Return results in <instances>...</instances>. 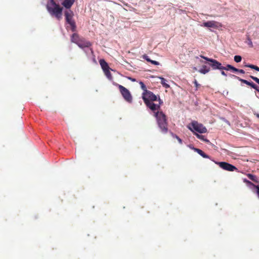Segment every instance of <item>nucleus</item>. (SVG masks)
Wrapping results in <instances>:
<instances>
[{"label": "nucleus", "mask_w": 259, "mask_h": 259, "mask_svg": "<svg viewBox=\"0 0 259 259\" xmlns=\"http://www.w3.org/2000/svg\"><path fill=\"white\" fill-rule=\"evenodd\" d=\"M46 7L48 12L51 16L58 20H60L62 18L63 8L57 4L54 0H48Z\"/></svg>", "instance_id": "nucleus-1"}, {"label": "nucleus", "mask_w": 259, "mask_h": 259, "mask_svg": "<svg viewBox=\"0 0 259 259\" xmlns=\"http://www.w3.org/2000/svg\"><path fill=\"white\" fill-rule=\"evenodd\" d=\"M142 98L147 105L152 111H155L160 109V105H156L153 103L157 100V97L152 92L148 91L143 92Z\"/></svg>", "instance_id": "nucleus-2"}, {"label": "nucleus", "mask_w": 259, "mask_h": 259, "mask_svg": "<svg viewBox=\"0 0 259 259\" xmlns=\"http://www.w3.org/2000/svg\"><path fill=\"white\" fill-rule=\"evenodd\" d=\"M160 109L155 111H152L153 115L156 119L158 127L161 131L163 133H166L167 132V123L166 117L165 114Z\"/></svg>", "instance_id": "nucleus-3"}, {"label": "nucleus", "mask_w": 259, "mask_h": 259, "mask_svg": "<svg viewBox=\"0 0 259 259\" xmlns=\"http://www.w3.org/2000/svg\"><path fill=\"white\" fill-rule=\"evenodd\" d=\"M187 127L195 135V133L203 134L207 132V129L204 126L195 121L189 124Z\"/></svg>", "instance_id": "nucleus-4"}, {"label": "nucleus", "mask_w": 259, "mask_h": 259, "mask_svg": "<svg viewBox=\"0 0 259 259\" xmlns=\"http://www.w3.org/2000/svg\"><path fill=\"white\" fill-rule=\"evenodd\" d=\"M64 15L65 17V19L67 23H68L71 27V29L73 31H75V23L74 21L73 20V17L74 15L73 12L72 11L69 9H66L64 11Z\"/></svg>", "instance_id": "nucleus-5"}, {"label": "nucleus", "mask_w": 259, "mask_h": 259, "mask_svg": "<svg viewBox=\"0 0 259 259\" xmlns=\"http://www.w3.org/2000/svg\"><path fill=\"white\" fill-rule=\"evenodd\" d=\"M117 85L124 100L129 103L132 102V97L130 91L121 85L117 84Z\"/></svg>", "instance_id": "nucleus-6"}, {"label": "nucleus", "mask_w": 259, "mask_h": 259, "mask_svg": "<svg viewBox=\"0 0 259 259\" xmlns=\"http://www.w3.org/2000/svg\"><path fill=\"white\" fill-rule=\"evenodd\" d=\"M201 26L215 29H219L222 27V25L221 23L215 21H208L205 22Z\"/></svg>", "instance_id": "nucleus-7"}, {"label": "nucleus", "mask_w": 259, "mask_h": 259, "mask_svg": "<svg viewBox=\"0 0 259 259\" xmlns=\"http://www.w3.org/2000/svg\"><path fill=\"white\" fill-rule=\"evenodd\" d=\"M216 164H218L220 167L223 168V169L230 171H233L237 169V168L233 166L232 164H230L228 163L225 162H214Z\"/></svg>", "instance_id": "nucleus-8"}, {"label": "nucleus", "mask_w": 259, "mask_h": 259, "mask_svg": "<svg viewBox=\"0 0 259 259\" xmlns=\"http://www.w3.org/2000/svg\"><path fill=\"white\" fill-rule=\"evenodd\" d=\"M244 182L246 183L247 187L251 190L253 193L257 194L258 198H259V186H255L251 182L246 179H244Z\"/></svg>", "instance_id": "nucleus-9"}, {"label": "nucleus", "mask_w": 259, "mask_h": 259, "mask_svg": "<svg viewBox=\"0 0 259 259\" xmlns=\"http://www.w3.org/2000/svg\"><path fill=\"white\" fill-rule=\"evenodd\" d=\"M232 77L238 79L239 80H240V81H241L242 82H243L250 87H251L252 88L255 89L257 91H258V87L257 86L253 83V82H249L247 80H245V79H241V78H240L239 77L236 76V75H231Z\"/></svg>", "instance_id": "nucleus-10"}, {"label": "nucleus", "mask_w": 259, "mask_h": 259, "mask_svg": "<svg viewBox=\"0 0 259 259\" xmlns=\"http://www.w3.org/2000/svg\"><path fill=\"white\" fill-rule=\"evenodd\" d=\"M75 0H64L62 3V5L66 9H69L73 5Z\"/></svg>", "instance_id": "nucleus-11"}, {"label": "nucleus", "mask_w": 259, "mask_h": 259, "mask_svg": "<svg viewBox=\"0 0 259 259\" xmlns=\"http://www.w3.org/2000/svg\"><path fill=\"white\" fill-rule=\"evenodd\" d=\"M210 66L212 67V69L214 70H222L223 66L221 63L214 59L212 61V62L210 64Z\"/></svg>", "instance_id": "nucleus-12"}, {"label": "nucleus", "mask_w": 259, "mask_h": 259, "mask_svg": "<svg viewBox=\"0 0 259 259\" xmlns=\"http://www.w3.org/2000/svg\"><path fill=\"white\" fill-rule=\"evenodd\" d=\"M78 46L80 48H89L91 46V43L83 39H80L77 44Z\"/></svg>", "instance_id": "nucleus-13"}, {"label": "nucleus", "mask_w": 259, "mask_h": 259, "mask_svg": "<svg viewBox=\"0 0 259 259\" xmlns=\"http://www.w3.org/2000/svg\"><path fill=\"white\" fill-rule=\"evenodd\" d=\"M99 63H100V64L103 71L110 69L107 63L104 60H103V59L100 60Z\"/></svg>", "instance_id": "nucleus-14"}, {"label": "nucleus", "mask_w": 259, "mask_h": 259, "mask_svg": "<svg viewBox=\"0 0 259 259\" xmlns=\"http://www.w3.org/2000/svg\"><path fill=\"white\" fill-rule=\"evenodd\" d=\"M193 150L197 152L199 155H200L202 157L205 158H209V157L208 155L206 154L205 153H204L201 150L195 148H193Z\"/></svg>", "instance_id": "nucleus-15"}, {"label": "nucleus", "mask_w": 259, "mask_h": 259, "mask_svg": "<svg viewBox=\"0 0 259 259\" xmlns=\"http://www.w3.org/2000/svg\"><path fill=\"white\" fill-rule=\"evenodd\" d=\"M222 70H227V71L231 70L232 72H234V71L237 70V68H236L235 67H233V66H232L231 65L228 64L226 66H223Z\"/></svg>", "instance_id": "nucleus-16"}, {"label": "nucleus", "mask_w": 259, "mask_h": 259, "mask_svg": "<svg viewBox=\"0 0 259 259\" xmlns=\"http://www.w3.org/2000/svg\"><path fill=\"white\" fill-rule=\"evenodd\" d=\"M210 71V68L207 66L204 65L202 67L201 69H200L198 71L201 73L205 74L208 73Z\"/></svg>", "instance_id": "nucleus-17"}, {"label": "nucleus", "mask_w": 259, "mask_h": 259, "mask_svg": "<svg viewBox=\"0 0 259 259\" xmlns=\"http://www.w3.org/2000/svg\"><path fill=\"white\" fill-rule=\"evenodd\" d=\"M80 40V39H79V36L77 34L74 33L72 34L71 36L72 42H74L77 45Z\"/></svg>", "instance_id": "nucleus-18"}, {"label": "nucleus", "mask_w": 259, "mask_h": 259, "mask_svg": "<svg viewBox=\"0 0 259 259\" xmlns=\"http://www.w3.org/2000/svg\"><path fill=\"white\" fill-rule=\"evenodd\" d=\"M159 78L161 80V83L165 88H169V85L166 83V80L162 77H159Z\"/></svg>", "instance_id": "nucleus-19"}, {"label": "nucleus", "mask_w": 259, "mask_h": 259, "mask_svg": "<svg viewBox=\"0 0 259 259\" xmlns=\"http://www.w3.org/2000/svg\"><path fill=\"white\" fill-rule=\"evenodd\" d=\"M195 135L196 137L199 139L200 140L206 142V143H209V141L207 140L206 138H205L204 136L199 135L198 133H195Z\"/></svg>", "instance_id": "nucleus-20"}, {"label": "nucleus", "mask_w": 259, "mask_h": 259, "mask_svg": "<svg viewBox=\"0 0 259 259\" xmlns=\"http://www.w3.org/2000/svg\"><path fill=\"white\" fill-rule=\"evenodd\" d=\"M104 72L108 79H109V80H111L112 79V75L110 72V69L106 71H104Z\"/></svg>", "instance_id": "nucleus-21"}, {"label": "nucleus", "mask_w": 259, "mask_h": 259, "mask_svg": "<svg viewBox=\"0 0 259 259\" xmlns=\"http://www.w3.org/2000/svg\"><path fill=\"white\" fill-rule=\"evenodd\" d=\"M234 59L236 63H239L241 61L242 57L240 56L236 55L234 56Z\"/></svg>", "instance_id": "nucleus-22"}, {"label": "nucleus", "mask_w": 259, "mask_h": 259, "mask_svg": "<svg viewBox=\"0 0 259 259\" xmlns=\"http://www.w3.org/2000/svg\"><path fill=\"white\" fill-rule=\"evenodd\" d=\"M139 83L141 85V89L144 91V92H147L148 91L147 90L146 85L144 84V83L142 81H140Z\"/></svg>", "instance_id": "nucleus-23"}, {"label": "nucleus", "mask_w": 259, "mask_h": 259, "mask_svg": "<svg viewBox=\"0 0 259 259\" xmlns=\"http://www.w3.org/2000/svg\"><path fill=\"white\" fill-rule=\"evenodd\" d=\"M247 45L250 47H253V44H252V42L251 41V40L249 38H247Z\"/></svg>", "instance_id": "nucleus-24"}, {"label": "nucleus", "mask_w": 259, "mask_h": 259, "mask_svg": "<svg viewBox=\"0 0 259 259\" xmlns=\"http://www.w3.org/2000/svg\"><path fill=\"white\" fill-rule=\"evenodd\" d=\"M200 57L210 63H211L212 61L213 60V59H210V58H207V57L203 56H200Z\"/></svg>", "instance_id": "nucleus-25"}, {"label": "nucleus", "mask_w": 259, "mask_h": 259, "mask_svg": "<svg viewBox=\"0 0 259 259\" xmlns=\"http://www.w3.org/2000/svg\"><path fill=\"white\" fill-rule=\"evenodd\" d=\"M250 77L254 80L255 81L256 83H257L258 84H259V78H258L257 77H254V76H251Z\"/></svg>", "instance_id": "nucleus-26"}, {"label": "nucleus", "mask_w": 259, "mask_h": 259, "mask_svg": "<svg viewBox=\"0 0 259 259\" xmlns=\"http://www.w3.org/2000/svg\"><path fill=\"white\" fill-rule=\"evenodd\" d=\"M248 178H249L250 180H252V181H255V176H253V175H251V174H249V175H248Z\"/></svg>", "instance_id": "nucleus-27"}, {"label": "nucleus", "mask_w": 259, "mask_h": 259, "mask_svg": "<svg viewBox=\"0 0 259 259\" xmlns=\"http://www.w3.org/2000/svg\"><path fill=\"white\" fill-rule=\"evenodd\" d=\"M245 66L247 67H249V68H250L251 69H254L255 65H252V64H246V65H245Z\"/></svg>", "instance_id": "nucleus-28"}, {"label": "nucleus", "mask_w": 259, "mask_h": 259, "mask_svg": "<svg viewBox=\"0 0 259 259\" xmlns=\"http://www.w3.org/2000/svg\"><path fill=\"white\" fill-rule=\"evenodd\" d=\"M234 72H238L240 73H242V74H244L245 73V71L242 70V69H238L237 68V70L236 71H234Z\"/></svg>", "instance_id": "nucleus-29"}, {"label": "nucleus", "mask_w": 259, "mask_h": 259, "mask_svg": "<svg viewBox=\"0 0 259 259\" xmlns=\"http://www.w3.org/2000/svg\"><path fill=\"white\" fill-rule=\"evenodd\" d=\"M152 64L155 65H159V63L157 61L151 60V62Z\"/></svg>", "instance_id": "nucleus-30"}, {"label": "nucleus", "mask_w": 259, "mask_h": 259, "mask_svg": "<svg viewBox=\"0 0 259 259\" xmlns=\"http://www.w3.org/2000/svg\"><path fill=\"white\" fill-rule=\"evenodd\" d=\"M175 137H176V138L178 140L180 144L182 143V140L180 138H179L177 136H175Z\"/></svg>", "instance_id": "nucleus-31"}, {"label": "nucleus", "mask_w": 259, "mask_h": 259, "mask_svg": "<svg viewBox=\"0 0 259 259\" xmlns=\"http://www.w3.org/2000/svg\"><path fill=\"white\" fill-rule=\"evenodd\" d=\"M145 59L148 61V62H151V60L150 58H149V57L148 56H145Z\"/></svg>", "instance_id": "nucleus-32"}, {"label": "nucleus", "mask_w": 259, "mask_h": 259, "mask_svg": "<svg viewBox=\"0 0 259 259\" xmlns=\"http://www.w3.org/2000/svg\"><path fill=\"white\" fill-rule=\"evenodd\" d=\"M222 70V71H221L222 75H223V76H226L227 74L224 72V70Z\"/></svg>", "instance_id": "nucleus-33"}, {"label": "nucleus", "mask_w": 259, "mask_h": 259, "mask_svg": "<svg viewBox=\"0 0 259 259\" xmlns=\"http://www.w3.org/2000/svg\"><path fill=\"white\" fill-rule=\"evenodd\" d=\"M128 79H130V80H131L132 81H136V79L135 78H132V77H128Z\"/></svg>", "instance_id": "nucleus-34"}, {"label": "nucleus", "mask_w": 259, "mask_h": 259, "mask_svg": "<svg viewBox=\"0 0 259 259\" xmlns=\"http://www.w3.org/2000/svg\"><path fill=\"white\" fill-rule=\"evenodd\" d=\"M194 83L196 88H198V87L199 85V84L198 83L197 81L196 80H194Z\"/></svg>", "instance_id": "nucleus-35"}, {"label": "nucleus", "mask_w": 259, "mask_h": 259, "mask_svg": "<svg viewBox=\"0 0 259 259\" xmlns=\"http://www.w3.org/2000/svg\"><path fill=\"white\" fill-rule=\"evenodd\" d=\"M254 70H255L256 71H259V67H257V66H255V67H254Z\"/></svg>", "instance_id": "nucleus-36"}, {"label": "nucleus", "mask_w": 259, "mask_h": 259, "mask_svg": "<svg viewBox=\"0 0 259 259\" xmlns=\"http://www.w3.org/2000/svg\"><path fill=\"white\" fill-rule=\"evenodd\" d=\"M159 104H161L162 102H161V101L160 99H159Z\"/></svg>", "instance_id": "nucleus-37"}, {"label": "nucleus", "mask_w": 259, "mask_h": 259, "mask_svg": "<svg viewBox=\"0 0 259 259\" xmlns=\"http://www.w3.org/2000/svg\"><path fill=\"white\" fill-rule=\"evenodd\" d=\"M257 116L259 117V115H257Z\"/></svg>", "instance_id": "nucleus-38"}]
</instances>
